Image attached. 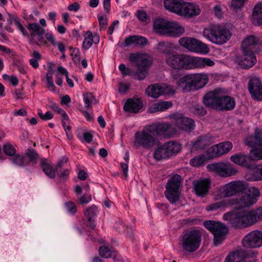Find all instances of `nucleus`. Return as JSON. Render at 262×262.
<instances>
[{"instance_id":"nucleus-56","label":"nucleus","mask_w":262,"mask_h":262,"mask_svg":"<svg viewBox=\"0 0 262 262\" xmlns=\"http://www.w3.org/2000/svg\"><path fill=\"white\" fill-rule=\"evenodd\" d=\"M225 202V208L229 206L239 205L241 206V201L239 198H233L228 200H223Z\"/></svg>"},{"instance_id":"nucleus-11","label":"nucleus","mask_w":262,"mask_h":262,"mask_svg":"<svg viewBox=\"0 0 262 262\" xmlns=\"http://www.w3.org/2000/svg\"><path fill=\"white\" fill-rule=\"evenodd\" d=\"M173 126L178 129L191 132L194 129L195 123L193 119L185 117L183 114L175 113L170 116Z\"/></svg>"},{"instance_id":"nucleus-7","label":"nucleus","mask_w":262,"mask_h":262,"mask_svg":"<svg viewBox=\"0 0 262 262\" xmlns=\"http://www.w3.org/2000/svg\"><path fill=\"white\" fill-rule=\"evenodd\" d=\"M202 241V233L199 230H192L183 233L181 245L183 249L188 252L196 251Z\"/></svg>"},{"instance_id":"nucleus-22","label":"nucleus","mask_w":262,"mask_h":262,"mask_svg":"<svg viewBox=\"0 0 262 262\" xmlns=\"http://www.w3.org/2000/svg\"><path fill=\"white\" fill-rule=\"evenodd\" d=\"M230 159L234 163L245 167L249 169V170L252 169L254 166V165L251 163L253 160L250 153V155L243 152L235 154L231 156Z\"/></svg>"},{"instance_id":"nucleus-64","label":"nucleus","mask_w":262,"mask_h":262,"mask_svg":"<svg viewBox=\"0 0 262 262\" xmlns=\"http://www.w3.org/2000/svg\"><path fill=\"white\" fill-rule=\"evenodd\" d=\"M98 19L99 23L100 29L105 28L107 25V19L103 16H98Z\"/></svg>"},{"instance_id":"nucleus-60","label":"nucleus","mask_w":262,"mask_h":262,"mask_svg":"<svg viewBox=\"0 0 262 262\" xmlns=\"http://www.w3.org/2000/svg\"><path fill=\"white\" fill-rule=\"evenodd\" d=\"M191 39V37H185L180 38L179 42L181 46L188 50Z\"/></svg>"},{"instance_id":"nucleus-55","label":"nucleus","mask_w":262,"mask_h":262,"mask_svg":"<svg viewBox=\"0 0 262 262\" xmlns=\"http://www.w3.org/2000/svg\"><path fill=\"white\" fill-rule=\"evenodd\" d=\"M65 207L68 212L71 214H74L77 211L76 205L72 201L66 202L65 203Z\"/></svg>"},{"instance_id":"nucleus-28","label":"nucleus","mask_w":262,"mask_h":262,"mask_svg":"<svg viewBox=\"0 0 262 262\" xmlns=\"http://www.w3.org/2000/svg\"><path fill=\"white\" fill-rule=\"evenodd\" d=\"M245 178L250 181L262 180V164L254 165L253 168L245 174Z\"/></svg>"},{"instance_id":"nucleus-46","label":"nucleus","mask_w":262,"mask_h":262,"mask_svg":"<svg viewBox=\"0 0 262 262\" xmlns=\"http://www.w3.org/2000/svg\"><path fill=\"white\" fill-rule=\"evenodd\" d=\"M172 105V103L170 101H162L156 103L154 104V110L155 111H164Z\"/></svg>"},{"instance_id":"nucleus-34","label":"nucleus","mask_w":262,"mask_h":262,"mask_svg":"<svg viewBox=\"0 0 262 262\" xmlns=\"http://www.w3.org/2000/svg\"><path fill=\"white\" fill-rule=\"evenodd\" d=\"M252 23L258 26L262 24V2L258 3L254 6L252 16Z\"/></svg>"},{"instance_id":"nucleus-23","label":"nucleus","mask_w":262,"mask_h":262,"mask_svg":"<svg viewBox=\"0 0 262 262\" xmlns=\"http://www.w3.org/2000/svg\"><path fill=\"white\" fill-rule=\"evenodd\" d=\"M193 185L196 195L198 196L204 197L208 193L210 181L208 179H201L193 181Z\"/></svg>"},{"instance_id":"nucleus-58","label":"nucleus","mask_w":262,"mask_h":262,"mask_svg":"<svg viewBox=\"0 0 262 262\" xmlns=\"http://www.w3.org/2000/svg\"><path fill=\"white\" fill-rule=\"evenodd\" d=\"M86 35L82 43V47L85 50L89 49L93 45V42L89 31L87 32Z\"/></svg>"},{"instance_id":"nucleus-35","label":"nucleus","mask_w":262,"mask_h":262,"mask_svg":"<svg viewBox=\"0 0 262 262\" xmlns=\"http://www.w3.org/2000/svg\"><path fill=\"white\" fill-rule=\"evenodd\" d=\"M185 32L184 28L174 21H171L166 35L169 36L178 37Z\"/></svg>"},{"instance_id":"nucleus-54","label":"nucleus","mask_w":262,"mask_h":262,"mask_svg":"<svg viewBox=\"0 0 262 262\" xmlns=\"http://www.w3.org/2000/svg\"><path fill=\"white\" fill-rule=\"evenodd\" d=\"M193 112L199 116H204L206 114V109L201 105L196 104L193 106Z\"/></svg>"},{"instance_id":"nucleus-31","label":"nucleus","mask_w":262,"mask_h":262,"mask_svg":"<svg viewBox=\"0 0 262 262\" xmlns=\"http://www.w3.org/2000/svg\"><path fill=\"white\" fill-rule=\"evenodd\" d=\"M247 213L249 226L262 221V207L247 211Z\"/></svg>"},{"instance_id":"nucleus-50","label":"nucleus","mask_w":262,"mask_h":262,"mask_svg":"<svg viewBox=\"0 0 262 262\" xmlns=\"http://www.w3.org/2000/svg\"><path fill=\"white\" fill-rule=\"evenodd\" d=\"M10 159L12 163L18 166H24L26 165L25 161V157L19 154H16L13 156Z\"/></svg>"},{"instance_id":"nucleus-47","label":"nucleus","mask_w":262,"mask_h":262,"mask_svg":"<svg viewBox=\"0 0 262 262\" xmlns=\"http://www.w3.org/2000/svg\"><path fill=\"white\" fill-rule=\"evenodd\" d=\"M25 155L29 158V162H32L33 164L36 163L37 160L39 159V155L36 151L31 148H28L27 149Z\"/></svg>"},{"instance_id":"nucleus-49","label":"nucleus","mask_w":262,"mask_h":262,"mask_svg":"<svg viewBox=\"0 0 262 262\" xmlns=\"http://www.w3.org/2000/svg\"><path fill=\"white\" fill-rule=\"evenodd\" d=\"M219 209H225V202L223 201V200L209 204L206 207V209L208 211H213L217 210Z\"/></svg>"},{"instance_id":"nucleus-61","label":"nucleus","mask_w":262,"mask_h":262,"mask_svg":"<svg viewBox=\"0 0 262 262\" xmlns=\"http://www.w3.org/2000/svg\"><path fill=\"white\" fill-rule=\"evenodd\" d=\"M68 161V158L67 157H63L60 161H58L55 168L57 172L58 171L59 168H62L67 164Z\"/></svg>"},{"instance_id":"nucleus-27","label":"nucleus","mask_w":262,"mask_h":262,"mask_svg":"<svg viewBox=\"0 0 262 262\" xmlns=\"http://www.w3.org/2000/svg\"><path fill=\"white\" fill-rule=\"evenodd\" d=\"M83 188L85 189V193L80 196V195L82 193V187L79 185H77L75 186L74 190V192L77 197L78 201L79 204L82 205L88 204L92 200L91 194H89L90 189L89 185H86Z\"/></svg>"},{"instance_id":"nucleus-5","label":"nucleus","mask_w":262,"mask_h":262,"mask_svg":"<svg viewBox=\"0 0 262 262\" xmlns=\"http://www.w3.org/2000/svg\"><path fill=\"white\" fill-rule=\"evenodd\" d=\"M208 82V77L205 73L188 74L177 81V84L185 92L196 91L203 88Z\"/></svg>"},{"instance_id":"nucleus-9","label":"nucleus","mask_w":262,"mask_h":262,"mask_svg":"<svg viewBox=\"0 0 262 262\" xmlns=\"http://www.w3.org/2000/svg\"><path fill=\"white\" fill-rule=\"evenodd\" d=\"M157 141V138L149 126L142 132H137L135 134L134 146L137 148L142 147L149 149L156 144Z\"/></svg>"},{"instance_id":"nucleus-10","label":"nucleus","mask_w":262,"mask_h":262,"mask_svg":"<svg viewBox=\"0 0 262 262\" xmlns=\"http://www.w3.org/2000/svg\"><path fill=\"white\" fill-rule=\"evenodd\" d=\"M181 177L178 174L174 175L168 180L166 185L164 194L166 199L171 203H175L180 197L179 188Z\"/></svg>"},{"instance_id":"nucleus-38","label":"nucleus","mask_w":262,"mask_h":262,"mask_svg":"<svg viewBox=\"0 0 262 262\" xmlns=\"http://www.w3.org/2000/svg\"><path fill=\"white\" fill-rule=\"evenodd\" d=\"M153 156L157 161H162L170 158L166 148L164 147V144L155 149Z\"/></svg>"},{"instance_id":"nucleus-15","label":"nucleus","mask_w":262,"mask_h":262,"mask_svg":"<svg viewBox=\"0 0 262 262\" xmlns=\"http://www.w3.org/2000/svg\"><path fill=\"white\" fill-rule=\"evenodd\" d=\"M28 29L30 31L31 42L37 45H45L46 43V41L43 37L45 30L43 28L40 27L39 24H30L28 26Z\"/></svg>"},{"instance_id":"nucleus-63","label":"nucleus","mask_w":262,"mask_h":262,"mask_svg":"<svg viewBox=\"0 0 262 262\" xmlns=\"http://www.w3.org/2000/svg\"><path fill=\"white\" fill-rule=\"evenodd\" d=\"M70 174L68 169H64L61 173H57V175L61 181H64L68 179Z\"/></svg>"},{"instance_id":"nucleus-24","label":"nucleus","mask_w":262,"mask_h":262,"mask_svg":"<svg viewBox=\"0 0 262 262\" xmlns=\"http://www.w3.org/2000/svg\"><path fill=\"white\" fill-rule=\"evenodd\" d=\"M200 13L201 9L198 5L184 2L182 8V12L180 15L186 18H192L199 15Z\"/></svg>"},{"instance_id":"nucleus-25","label":"nucleus","mask_w":262,"mask_h":262,"mask_svg":"<svg viewBox=\"0 0 262 262\" xmlns=\"http://www.w3.org/2000/svg\"><path fill=\"white\" fill-rule=\"evenodd\" d=\"M143 107V103L140 98L134 97L128 99L125 103L123 108L125 112L137 113Z\"/></svg>"},{"instance_id":"nucleus-59","label":"nucleus","mask_w":262,"mask_h":262,"mask_svg":"<svg viewBox=\"0 0 262 262\" xmlns=\"http://www.w3.org/2000/svg\"><path fill=\"white\" fill-rule=\"evenodd\" d=\"M247 0H232L230 6L234 9H238L243 7Z\"/></svg>"},{"instance_id":"nucleus-21","label":"nucleus","mask_w":262,"mask_h":262,"mask_svg":"<svg viewBox=\"0 0 262 262\" xmlns=\"http://www.w3.org/2000/svg\"><path fill=\"white\" fill-rule=\"evenodd\" d=\"M260 195L259 189L253 187L248 190V193L242 195L240 197L241 207L242 208L249 207L255 204Z\"/></svg>"},{"instance_id":"nucleus-33","label":"nucleus","mask_w":262,"mask_h":262,"mask_svg":"<svg viewBox=\"0 0 262 262\" xmlns=\"http://www.w3.org/2000/svg\"><path fill=\"white\" fill-rule=\"evenodd\" d=\"M247 256L246 251L237 250L229 254L226 258V262H245Z\"/></svg>"},{"instance_id":"nucleus-37","label":"nucleus","mask_w":262,"mask_h":262,"mask_svg":"<svg viewBox=\"0 0 262 262\" xmlns=\"http://www.w3.org/2000/svg\"><path fill=\"white\" fill-rule=\"evenodd\" d=\"M169 157L177 155L181 150V145L179 143L171 141L164 144Z\"/></svg>"},{"instance_id":"nucleus-57","label":"nucleus","mask_w":262,"mask_h":262,"mask_svg":"<svg viewBox=\"0 0 262 262\" xmlns=\"http://www.w3.org/2000/svg\"><path fill=\"white\" fill-rule=\"evenodd\" d=\"M148 43V40L144 37L135 35V45L144 47Z\"/></svg>"},{"instance_id":"nucleus-36","label":"nucleus","mask_w":262,"mask_h":262,"mask_svg":"<svg viewBox=\"0 0 262 262\" xmlns=\"http://www.w3.org/2000/svg\"><path fill=\"white\" fill-rule=\"evenodd\" d=\"M40 165L42 170L51 179H54L56 176V169H54L52 166L47 162V159L41 158L40 160Z\"/></svg>"},{"instance_id":"nucleus-62","label":"nucleus","mask_w":262,"mask_h":262,"mask_svg":"<svg viewBox=\"0 0 262 262\" xmlns=\"http://www.w3.org/2000/svg\"><path fill=\"white\" fill-rule=\"evenodd\" d=\"M38 116L41 119L43 120H50L53 117V115L52 114L51 112L49 111L47 112L45 114H43L42 113H38Z\"/></svg>"},{"instance_id":"nucleus-40","label":"nucleus","mask_w":262,"mask_h":262,"mask_svg":"<svg viewBox=\"0 0 262 262\" xmlns=\"http://www.w3.org/2000/svg\"><path fill=\"white\" fill-rule=\"evenodd\" d=\"M210 139L211 137L207 135L198 137L196 141L193 144V148L198 149L205 148L211 143Z\"/></svg>"},{"instance_id":"nucleus-18","label":"nucleus","mask_w":262,"mask_h":262,"mask_svg":"<svg viewBox=\"0 0 262 262\" xmlns=\"http://www.w3.org/2000/svg\"><path fill=\"white\" fill-rule=\"evenodd\" d=\"M261 40L258 37L254 35H250L243 41L241 48L243 52L255 54L261 50Z\"/></svg>"},{"instance_id":"nucleus-29","label":"nucleus","mask_w":262,"mask_h":262,"mask_svg":"<svg viewBox=\"0 0 262 262\" xmlns=\"http://www.w3.org/2000/svg\"><path fill=\"white\" fill-rule=\"evenodd\" d=\"M188 50L196 53H208L209 48L206 44L195 38H192Z\"/></svg>"},{"instance_id":"nucleus-52","label":"nucleus","mask_w":262,"mask_h":262,"mask_svg":"<svg viewBox=\"0 0 262 262\" xmlns=\"http://www.w3.org/2000/svg\"><path fill=\"white\" fill-rule=\"evenodd\" d=\"M206 160V157L204 155L195 157L190 160V164L193 166L198 167L204 165Z\"/></svg>"},{"instance_id":"nucleus-12","label":"nucleus","mask_w":262,"mask_h":262,"mask_svg":"<svg viewBox=\"0 0 262 262\" xmlns=\"http://www.w3.org/2000/svg\"><path fill=\"white\" fill-rule=\"evenodd\" d=\"M175 92L174 88L164 83H156L149 85L145 90L148 96L156 98L161 95L173 94Z\"/></svg>"},{"instance_id":"nucleus-44","label":"nucleus","mask_w":262,"mask_h":262,"mask_svg":"<svg viewBox=\"0 0 262 262\" xmlns=\"http://www.w3.org/2000/svg\"><path fill=\"white\" fill-rule=\"evenodd\" d=\"M99 252L101 257L107 258L112 257L113 253H115V250L112 248L101 246L99 249Z\"/></svg>"},{"instance_id":"nucleus-16","label":"nucleus","mask_w":262,"mask_h":262,"mask_svg":"<svg viewBox=\"0 0 262 262\" xmlns=\"http://www.w3.org/2000/svg\"><path fill=\"white\" fill-rule=\"evenodd\" d=\"M149 126L156 138L157 136L168 138L172 137L177 132L172 124L168 123H161L157 125H152Z\"/></svg>"},{"instance_id":"nucleus-14","label":"nucleus","mask_w":262,"mask_h":262,"mask_svg":"<svg viewBox=\"0 0 262 262\" xmlns=\"http://www.w3.org/2000/svg\"><path fill=\"white\" fill-rule=\"evenodd\" d=\"M208 167L222 177H228L235 174L237 171L229 162H219L210 164Z\"/></svg>"},{"instance_id":"nucleus-3","label":"nucleus","mask_w":262,"mask_h":262,"mask_svg":"<svg viewBox=\"0 0 262 262\" xmlns=\"http://www.w3.org/2000/svg\"><path fill=\"white\" fill-rule=\"evenodd\" d=\"M129 57L132 61L136 63L137 70L134 72L131 69L127 68L123 76H130L138 80H144L148 74V69L151 65L150 61L145 56L138 53L132 54Z\"/></svg>"},{"instance_id":"nucleus-51","label":"nucleus","mask_w":262,"mask_h":262,"mask_svg":"<svg viewBox=\"0 0 262 262\" xmlns=\"http://www.w3.org/2000/svg\"><path fill=\"white\" fill-rule=\"evenodd\" d=\"M230 185V183H228L223 187L221 193L223 198H229L235 195Z\"/></svg>"},{"instance_id":"nucleus-1","label":"nucleus","mask_w":262,"mask_h":262,"mask_svg":"<svg viewBox=\"0 0 262 262\" xmlns=\"http://www.w3.org/2000/svg\"><path fill=\"white\" fill-rule=\"evenodd\" d=\"M166 63L171 68L177 70L193 69L212 67L214 62L209 58L193 57L174 52L165 58Z\"/></svg>"},{"instance_id":"nucleus-19","label":"nucleus","mask_w":262,"mask_h":262,"mask_svg":"<svg viewBox=\"0 0 262 262\" xmlns=\"http://www.w3.org/2000/svg\"><path fill=\"white\" fill-rule=\"evenodd\" d=\"M248 89L251 97L257 100H262V82L256 76L249 77Z\"/></svg>"},{"instance_id":"nucleus-53","label":"nucleus","mask_w":262,"mask_h":262,"mask_svg":"<svg viewBox=\"0 0 262 262\" xmlns=\"http://www.w3.org/2000/svg\"><path fill=\"white\" fill-rule=\"evenodd\" d=\"M3 149L4 153L8 156H13L15 154V148L12 144L9 142L4 144Z\"/></svg>"},{"instance_id":"nucleus-6","label":"nucleus","mask_w":262,"mask_h":262,"mask_svg":"<svg viewBox=\"0 0 262 262\" xmlns=\"http://www.w3.org/2000/svg\"><path fill=\"white\" fill-rule=\"evenodd\" d=\"M223 218L234 229H243L249 226L247 211L245 210H232L225 213Z\"/></svg>"},{"instance_id":"nucleus-17","label":"nucleus","mask_w":262,"mask_h":262,"mask_svg":"<svg viewBox=\"0 0 262 262\" xmlns=\"http://www.w3.org/2000/svg\"><path fill=\"white\" fill-rule=\"evenodd\" d=\"M242 243L247 248L260 247L262 246V232L255 230L249 233L244 237Z\"/></svg>"},{"instance_id":"nucleus-13","label":"nucleus","mask_w":262,"mask_h":262,"mask_svg":"<svg viewBox=\"0 0 262 262\" xmlns=\"http://www.w3.org/2000/svg\"><path fill=\"white\" fill-rule=\"evenodd\" d=\"M233 145L230 141H224L208 148L206 151L208 159L220 157L229 152L232 148Z\"/></svg>"},{"instance_id":"nucleus-45","label":"nucleus","mask_w":262,"mask_h":262,"mask_svg":"<svg viewBox=\"0 0 262 262\" xmlns=\"http://www.w3.org/2000/svg\"><path fill=\"white\" fill-rule=\"evenodd\" d=\"M83 98L86 108H90L91 104L96 103V100L95 97L91 93H84L83 94Z\"/></svg>"},{"instance_id":"nucleus-43","label":"nucleus","mask_w":262,"mask_h":262,"mask_svg":"<svg viewBox=\"0 0 262 262\" xmlns=\"http://www.w3.org/2000/svg\"><path fill=\"white\" fill-rule=\"evenodd\" d=\"M252 147L253 148L250 150V154L253 161L262 159V145H256V146Z\"/></svg>"},{"instance_id":"nucleus-30","label":"nucleus","mask_w":262,"mask_h":262,"mask_svg":"<svg viewBox=\"0 0 262 262\" xmlns=\"http://www.w3.org/2000/svg\"><path fill=\"white\" fill-rule=\"evenodd\" d=\"M246 144L250 147L262 145V130L256 129L254 136L247 137L245 140Z\"/></svg>"},{"instance_id":"nucleus-26","label":"nucleus","mask_w":262,"mask_h":262,"mask_svg":"<svg viewBox=\"0 0 262 262\" xmlns=\"http://www.w3.org/2000/svg\"><path fill=\"white\" fill-rule=\"evenodd\" d=\"M184 1L183 0H164L163 4L165 9L179 15L182 12V8Z\"/></svg>"},{"instance_id":"nucleus-41","label":"nucleus","mask_w":262,"mask_h":262,"mask_svg":"<svg viewBox=\"0 0 262 262\" xmlns=\"http://www.w3.org/2000/svg\"><path fill=\"white\" fill-rule=\"evenodd\" d=\"M158 51L165 55V58L168 56L169 54L172 53V45L168 42H159L157 46Z\"/></svg>"},{"instance_id":"nucleus-20","label":"nucleus","mask_w":262,"mask_h":262,"mask_svg":"<svg viewBox=\"0 0 262 262\" xmlns=\"http://www.w3.org/2000/svg\"><path fill=\"white\" fill-rule=\"evenodd\" d=\"M235 61L241 68L248 69L255 64L256 58L254 53L242 51V54L236 56Z\"/></svg>"},{"instance_id":"nucleus-39","label":"nucleus","mask_w":262,"mask_h":262,"mask_svg":"<svg viewBox=\"0 0 262 262\" xmlns=\"http://www.w3.org/2000/svg\"><path fill=\"white\" fill-rule=\"evenodd\" d=\"M229 183L235 195L243 192L248 188V184L244 181H235L229 182Z\"/></svg>"},{"instance_id":"nucleus-2","label":"nucleus","mask_w":262,"mask_h":262,"mask_svg":"<svg viewBox=\"0 0 262 262\" xmlns=\"http://www.w3.org/2000/svg\"><path fill=\"white\" fill-rule=\"evenodd\" d=\"M203 102L206 106L216 111H231L235 106V99L224 96L221 89H216L206 94L203 98Z\"/></svg>"},{"instance_id":"nucleus-42","label":"nucleus","mask_w":262,"mask_h":262,"mask_svg":"<svg viewBox=\"0 0 262 262\" xmlns=\"http://www.w3.org/2000/svg\"><path fill=\"white\" fill-rule=\"evenodd\" d=\"M54 71L51 68H49L48 72L46 74L47 87L53 92H56V86L54 84L53 75Z\"/></svg>"},{"instance_id":"nucleus-48","label":"nucleus","mask_w":262,"mask_h":262,"mask_svg":"<svg viewBox=\"0 0 262 262\" xmlns=\"http://www.w3.org/2000/svg\"><path fill=\"white\" fill-rule=\"evenodd\" d=\"M98 212L97 207L96 205H93L84 211V214L87 217L88 221H91L94 219L97 215Z\"/></svg>"},{"instance_id":"nucleus-32","label":"nucleus","mask_w":262,"mask_h":262,"mask_svg":"<svg viewBox=\"0 0 262 262\" xmlns=\"http://www.w3.org/2000/svg\"><path fill=\"white\" fill-rule=\"evenodd\" d=\"M170 22L165 19L159 18L155 20L154 28L155 31L160 34L166 35Z\"/></svg>"},{"instance_id":"nucleus-8","label":"nucleus","mask_w":262,"mask_h":262,"mask_svg":"<svg viewBox=\"0 0 262 262\" xmlns=\"http://www.w3.org/2000/svg\"><path fill=\"white\" fill-rule=\"evenodd\" d=\"M203 225L213 234L214 245L215 246L221 244L226 239L229 230L224 224L208 220L204 222Z\"/></svg>"},{"instance_id":"nucleus-4","label":"nucleus","mask_w":262,"mask_h":262,"mask_svg":"<svg viewBox=\"0 0 262 262\" xmlns=\"http://www.w3.org/2000/svg\"><path fill=\"white\" fill-rule=\"evenodd\" d=\"M230 31L225 26L211 25L204 29L203 35L212 43L221 45L229 40L231 36Z\"/></svg>"}]
</instances>
